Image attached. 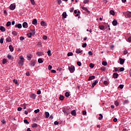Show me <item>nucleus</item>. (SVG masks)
Masks as SVG:
<instances>
[{
  "mask_svg": "<svg viewBox=\"0 0 131 131\" xmlns=\"http://www.w3.org/2000/svg\"><path fill=\"white\" fill-rule=\"evenodd\" d=\"M47 54L49 57H50V56L52 55V53H51V51L50 50L47 52Z\"/></svg>",
  "mask_w": 131,
  "mask_h": 131,
  "instance_id": "obj_32",
  "label": "nucleus"
},
{
  "mask_svg": "<svg viewBox=\"0 0 131 131\" xmlns=\"http://www.w3.org/2000/svg\"><path fill=\"white\" fill-rule=\"evenodd\" d=\"M25 39L24 37L20 36L19 38L20 40H23Z\"/></svg>",
  "mask_w": 131,
  "mask_h": 131,
  "instance_id": "obj_62",
  "label": "nucleus"
},
{
  "mask_svg": "<svg viewBox=\"0 0 131 131\" xmlns=\"http://www.w3.org/2000/svg\"><path fill=\"white\" fill-rule=\"evenodd\" d=\"M35 64H36L35 61H31L30 62V66L32 67H34Z\"/></svg>",
  "mask_w": 131,
  "mask_h": 131,
  "instance_id": "obj_12",
  "label": "nucleus"
},
{
  "mask_svg": "<svg viewBox=\"0 0 131 131\" xmlns=\"http://www.w3.org/2000/svg\"><path fill=\"white\" fill-rule=\"evenodd\" d=\"M24 122L25 123H26L27 124H29V122H28V120H27V119L24 120Z\"/></svg>",
  "mask_w": 131,
  "mask_h": 131,
  "instance_id": "obj_38",
  "label": "nucleus"
},
{
  "mask_svg": "<svg viewBox=\"0 0 131 131\" xmlns=\"http://www.w3.org/2000/svg\"><path fill=\"white\" fill-rule=\"evenodd\" d=\"M40 24L41 26H47V23L43 21H41Z\"/></svg>",
  "mask_w": 131,
  "mask_h": 131,
  "instance_id": "obj_16",
  "label": "nucleus"
},
{
  "mask_svg": "<svg viewBox=\"0 0 131 131\" xmlns=\"http://www.w3.org/2000/svg\"><path fill=\"white\" fill-rule=\"evenodd\" d=\"M6 41H8V42H11V41H12V39L11 38V37H8L6 38Z\"/></svg>",
  "mask_w": 131,
  "mask_h": 131,
  "instance_id": "obj_21",
  "label": "nucleus"
},
{
  "mask_svg": "<svg viewBox=\"0 0 131 131\" xmlns=\"http://www.w3.org/2000/svg\"><path fill=\"white\" fill-rule=\"evenodd\" d=\"M13 82H14V83H15V84H18V81H17V80L13 79Z\"/></svg>",
  "mask_w": 131,
  "mask_h": 131,
  "instance_id": "obj_49",
  "label": "nucleus"
},
{
  "mask_svg": "<svg viewBox=\"0 0 131 131\" xmlns=\"http://www.w3.org/2000/svg\"><path fill=\"white\" fill-rule=\"evenodd\" d=\"M115 105H116V106H117H117H118V105H119V102H118V101H115Z\"/></svg>",
  "mask_w": 131,
  "mask_h": 131,
  "instance_id": "obj_41",
  "label": "nucleus"
},
{
  "mask_svg": "<svg viewBox=\"0 0 131 131\" xmlns=\"http://www.w3.org/2000/svg\"><path fill=\"white\" fill-rule=\"evenodd\" d=\"M0 30H1V31H6V29L3 26H0Z\"/></svg>",
  "mask_w": 131,
  "mask_h": 131,
  "instance_id": "obj_23",
  "label": "nucleus"
},
{
  "mask_svg": "<svg viewBox=\"0 0 131 131\" xmlns=\"http://www.w3.org/2000/svg\"><path fill=\"white\" fill-rule=\"evenodd\" d=\"M38 62L39 63H43V60H42V59L41 58H39L38 59Z\"/></svg>",
  "mask_w": 131,
  "mask_h": 131,
  "instance_id": "obj_27",
  "label": "nucleus"
},
{
  "mask_svg": "<svg viewBox=\"0 0 131 131\" xmlns=\"http://www.w3.org/2000/svg\"><path fill=\"white\" fill-rule=\"evenodd\" d=\"M32 127H33V128L37 127V124H36V123L32 124Z\"/></svg>",
  "mask_w": 131,
  "mask_h": 131,
  "instance_id": "obj_31",
  "label": "nucleus"
},
{
  "mask_svg": "<svg viewBox=\"0 0 131 131\" xmlns=\"http://www.w3.org/2000/svg\"><path fill=\"white\" fill-rule=\"evenodd\" d=\"M102 64L103 65V66H107V62L105 61H103Z\"/></svg>",
  "mask_w": 131,
  "mask_h": 131,
  "instance_id": "obj_35",
  "label": "nucleus"
},
{
  "mask_svg": "<svg viewBox=\"0 0 131 131\" xmlns=\"http://www.w3.org/2000/svg\"><path fill=\"white\" fill-rule=\"evenodd\" d=\"M86 46H87L86 43H84L82 45V48H85L86 47Z\"/></svg>",
  "mask_w": 131,
  "mask_h": 131,
  "instance_id": "obj_55",
  "label": "nucleus"
},
{
  "mask_svg": "<svg viewBox=\"0 0 131 131\" xmlns=\"http://www.w3.org/2000/svg\"><path fill=\"white\" fill-rule=\"evenodd\" d=\"M9 48V50H10V52L14 51V48H13V46H12V45H10Z\"/></svg>",
  "mask_w": 131,
  "mask_h": 131,
  "instance_id": "obj_19",
  "label": "nucleus"
},
{
  "mask_svg": "<svg viewBox=\"0 0 131 131\" xmlns=\"http://www.w3.org/2000/svg\"><path fill=\"white\" fill-rule=\"evenodd\" d=\"M19 59H20V60H24V57H23L22 56H20L19 57Z\"/></svg>",
  "mask_w": 131,
  "mask_h": 131,
  "instance_id": "obj_59",
  "label": "nucleus"
},
{
  "mask_svg": "<svg viewBox=\"0 0 131 131\" xmlns=\"http://www.w3.org/2000/svg\"><path fill=\"white\" fill-rule=\"evenodd\" d=\"M71 115L74 116H76V111L75 110H73L71 112Z\"/></svg>",
  "mask_w": 131,
  "mask_h": 131,
  "instance_id": "obj_13",
  "label": "nucleus"
},
{
  "mask_svg": "<svg viewBox=\"0 0 131 131\" xmlns=\"http://www.w3.org/2000/svg\"><path fill=\"white\" fill-rule=\"evenodd\" d=\"M62 17L64 18H67V13L66 12H63L62 13Z\"/></svg>",
  "mask_w": 131,
  "mask_h": 131,
  "instance_id": "obj_25",
  "label": "nucleus"
},
{
  "mask_svg": "<svg viewBox=\"0 0 131 131\" xmlns=\"http://www.w3.org/2000/svg\"><path fill=\"white\" fill-rule=\"evenodd\" d=\"M62 112L64 113L65 115H69V114H70V112H71V108L69 106L63 107L62 108Z\"/></svg>",
  "mask_w": 131,
  "mask_h": 131,
  "instance_id": "obj_1",
  "label": "nucleus"
},
{
  "mask_svg": "<svg viewBox=\"0 0 131 131\" xmlns=\"http://www.w3.org/2000/svg\"><path fill=\"white\" fill-rule=\"evenodd\" d=\"M81 8L82 10H83L84 11H85L86 12L90 13V11H89V10L88 9V8L86 7L81 6Z\"/></svg>",
  "mask_w": 131,
  "mask_h": 131,
  "instance_id": "obj_10",
  "label": "nucleus"
},
{
  "mask_svg": "<svg viewBox=\"0 0 131 131\" xmlns=\"http://www.w3.org/2000/svg\"><path fill=\"white\" fill-rule=\"evenodd\" d=\"M39 112V109H37L34 111V113L36 114V113H38Z\"/></svg>",
  "mask_w": 131,
  "mask_h": 131,
  "instance_id": "obj_45",
  "label": "nucleus"
},
{
  "mask_svg": "<svg viewBox=\"0 0 131 131\" xmlns=\"http://www.w3.org/2000/svg\"><path fill=\"white\" fill-rule=\"evenodd\" d=\"M77 64L78 66H81V62H80V61H78L77 62Z\"/></svg>",
  "mask_w": 131,
  "mask_h": 131,
  "instance_id": "obj_53",
  "label": "nucleus"
},
{
  "mask_svg": "<svg viewBox=\"0 0 131 131\" xmlns=\"http://www.w3.org/2000/svg\"><path fill=\"white\" fill-rule=\"evenodd\" d=\"M27 76H30V73H29V72H27L26 73Z\"/></svg>",
  "mask_w": 131,
  "mask_h": 131,
  "instance_id": "obj_63",
  "label": "nucleus"
},
{
  "mask_svg": "<svg viewBox=\"0 0 131 131\" xmlns=\"http://www.w3.org/2000/svg\"><path fill=\"white\" fill-rule=\"evenodd\" d=\"M99 29H100L101 30H103V29H105V26L101 25V26H99Z\"/></svg>",
  "mask_w": 131,
  "mask_h": 131,
  "instance_id": "obj_24",
  "label": "nucleus"
},
{
  "mask_svg": "<svg viewBox=\"0 0 131 131\" xmlns=\"http://www.w3.org/2000/svg\"><path fill=\"white\" fill-rule=\"evenodd\" d=\"M128 52L127 50H126V49H125L124 51V55H126V54H127Z\"/></svg>",
  "mask_w": 131,
  "mask_h": 131,
  "instance_id": "obj_60",
  "label": "nucleus"
},
{
  "mask_svg": "<svg viewBox=\"0 0 131 131\" xmlns=\"http://www.w3.org/2000/svg\"><path fill=\"white\" fill-rule=\"evenodd\" d=\"M89 2H90V0H84L83 3L84 4H88V3H89Z\"/></svg>",
  "mask_w": 131,
  "mask_h": 131,
  "instance_id": "obj_46",
  "label": "nucleus"
},
{
  "mask_svg": "<svg viewBox=\"0 0 131 131\" xmlns=\"http://www.w3.org/2000/svg\"><path fill=\"white\" fill-rule=\"evenodd\" d=\"M54 124L55 125H58V124H59V122L56 121L54 122Z\"/></svg>",
  "mask_w": 131,
  "mask_h": 131,
  "instance_id": "obj_58",
  "label": "nucleus"
},
{
  "mask_svg": "<svg viewBox=\"0 0 131 131\" xmlns=\"http://www.w3.org/2000/svg\"><path fill=\"white\" fill-rule=\"evenodd\" d=\"M124 16L126 17V18H131V12L127 11L125 12Z\"/></svg>",
  "mask_w": 131,
  "mask_h": 131,
  "instance_id": "obj_3",
  "label": "nucleus"
},
{
  "mask_svg": "<svg viewBox=\"0 0 131 131\" xmlns=\"http://www.w3.org/2000/svg\"><path fill=\"white\" fill-rule=\"evenodd\" d=\"M12 34L13 35H17V32H16V31H13L12 32Z\"/></svg>",
  "mask_w": 131,
  "mask_h": 131,
  "instance_id": "obj_52",
  "label": "nucleus"
},
{
  "mask_svg": "<svg viewBox=\"0 0 131 131\" xmlns=\"http://www.w3.org/2000/svg\"><path fill=\"white\" fill-rule=\"evenodd\" d=\"M45 116L46 118H49V117H50V113H49L48 112H46L45 113Z\"/></svg>",
  "mask_w": 131,
  "mask_h": 131,
  "instance_id": "obj_20",
  "label": "nucleus"
},
{
  "mask_svg": "<svg viewBox=\"0 0 131 131\" xmlns=\"http://www.w3.org/2000/svg\"><path fill=\"white\" fill-rule=\"evenodd\" d=\"M31 35H35V31H32V32L31 33H30Z\"/></svg>",
  "mask_w": 131,
  "mask_h": 131,
  "instance_id": "obj_40",
  "label": "nucleus"
},
{
  "mask_svg": "<svg viewBox=\"0 0 131 131\" xmlns=\"http://www.w3.org/2000/svg\"><path fill=\"white\" fill-rule=\"evenodd\" d=\"M123 86H124V85L123 84H120L119 86V89H121V90H122V89H123Z\"/></svg>",
  "mask_w": 131,
  "mask_h": 131,
  "instance_id": "obj_39",
  "label": "nucleus"
},
{
  "mask_svg": "<svg viewBox=\"0 0 131 131\" xmlns=\"http://www.w3.org/2000/svg\"><path fill=\"white\" fill-rule=\"evenodd\" d=\"M18 63L20 66H23L24 65V60H18Z\"/></svg>",
  "mask_w": 131,
  "mask_h": 131,
  "instance_id": "obj_5",
  "label": "nucleus"
},
{
  "mask_svg": "<svg viewBox=\"0 0 131 131\" xmlns=\"http://www.w3.org/2000/svg\"><path fill=\"white\" fill-rule=\"evenodd\" d=\"M95 76H91L89 77V78L88 79V80H92V79H95Z\"/></svg>",
  "mask_w": 131,
  "mask_h": 131,
  "instance_id": "obj_22",
  "label": "nucleus"
},
{
  "mask_svg": "<svg viewBox=\"0 0 131 131\" xmlns=\"http://www.w3.org/2000/svg\"><path fill=\"white\" fill-rule=\"evenodd\" d=\"M97 83H98V80H95V81L92 84V88H95V86L96 85Z\"/></svg>",
  "mask_w": 131,
  "mask_h": 131,
  "instance_id": "obj_18",
  "label": "nucleus"
},
{
  "mask_svg": "<svg viewBox=\"0 0 131 131\" xmlns=\"http://www.w3.org/2000/svg\"><path fill=\"white\" fill-rule=\"evenodd\" d=\"M73 53L72 52H69L68 53V57H70V56H73Z\"/></svg>",
  "mask_w": 131,
  "mask_h": 131,
  "instance_id": "obj_36",
  "label": "nucleus"
},
{
  "mask_svg": "<svg viewBox=\"0 0 131 131\" xmlns=\"http://www.w3.org/2000/svg\"><path fill=\"white\" fill-rule=\"evenodd\" d=\"M41 93V91H40V90H38L37 91V95H40Z\"/></svg>",
  "mask_w": 131,
  "mask_h": 131,
  "instance_id": "obj_56",
  "label": "nucleus"
},
{
  "mask_svg": "<svg viewBox=\"0 0 131 131\" xmlns=\"http://www.w3.org/2000/svg\"><path fill=\"white\" fill-rule=\"evenodd\" d=\"M69 70L71 73H73L75 71V68L73 66H69Z\"/></svg>",
  "mask_w": 131,
  "mask_h": 131,
  "instance_id": "obj_2",
  "label": "nucleus"
},
{
  "mask_svg": "<svg viewBox=\"0 0 131 131\" xmlns=\"http://www.w3.org/2000/svg\"><path fill=\"white\" fill-rule=\"evenodd\" d=\"M32 24L33 25H36V24H37V20H36V19H34L32 21Z\"/></svg>",
  "mask_w": 131,
  "mask_h": 131,
  "instance_id": "obj_15",
  "label": "nucleus"
},
{
  "mask_svg": "<svg viewBox=\"0 0 131 131\" xmlns=\"http://www.w3.org/2000/svg\"><path fill=\"white\" fill-rule=\"evenodd\" d=\"M112 24L114 26H116V25H117V20L116 19H114Z\"/></svg>",
  "mask_w": 131,
  "mask_h": 131,
  "instance_id": "obj_11",
  "label": "nucleus"
},
{
  "mask_svg": "<svg viewBox=\"0 0 131 131\" xmlns=\"http://www.w3.org/2000/svg\"><path fill=\"white\" fill-rule=\"evenodd\" d=\"M7 58L9 59V60H13V59H14V57H13V56H12V55L8 54L7 56Z\"/></svg>",
  "mask_w": 131,
  "mask_h": 131,
  "instance_id": "obj_14",
  "label": "nucleus"
},
{
  "mask_svg": "<svg viewBox=\"0 0 131 131\" xmlns=\"http://www.w3.org/2000/svg\"><path fill=\"white\" fill-rule=\"evenodd\" d=\"M119 61H120V64H121V65H123V64H124V59L120 58Z\"/></svg>",
  "mask_w": 131,
  "mask_h": 131,
  "instance_id": "obj_9",
  "label": "nucleus"
},
{
  "mask_svg": "<svg viewBox=\"0 0 131 131\" xmlns=\"http://www.w3.org/2000/svg\"><path fill=\"white\" fill-rule=\"evenodd\" d=\"M110 13L111 15H112L113 16H114V15H115V12L113 10H111Z\"/></svg>",
  "mask_w": 131,
  "mask_h": 131,
  "instance_id": "obj_29",
  "label": "nucleus"
},
{
  "mask_svg": "<svg viewBox=\"0 0 131 131\" xmlns=\"http://www.w3.org/2000/svg\"><path fill=\"white\" fill-rule=\"evenodd\" d=\"M30 2L32 5H35V2H34V0H30Z\"/></svg>",
  "mask_w": 131,
  "mask_h": 131,
  "instance_id": "obj_43",
  "label": "nucleus"
},
{
  "mask_svg": "<svg viewBox=\"0 0 131 131\" xmlns=\"http://www.w3.org/2000/svg\"><path fill=\"white\" fill-rule=\"evenodd\" d=\"M69 96H70V94H69V92H66L65 94V96L67 98H68V97H69Z\"/></svg>",
  "mask_w": 131,
  "mask_h": 131,
  "instance_id": "obj_33",
  "label": "nucleus"
},
{
  "mask_svg": "<svg viewBox=\"0 0 131 131\" xmlns=\"http://www.w3.org/2000/svg\"><path fill=\"white\" fill-rule=\"evenodd\" d=\"M36 54H37V55H38V56H41L42 53H41V52H37Z\"/></svg>",
  "mask_w": 131,
  "mask_h": 131,
  "instance_id": "obj_51",
  "label": "nucleus"
},
{
  "mask_svg": "<svg viewBox=\"0 0 131 131\" xmlns=\"http://www.w3.org/2000/svg\"><path fill=\"white\" fill-rule=\"evenodd\" d=\"M28 24H27V23L26 22H24L23 24V27L24 28H27V27H28Z\"/></svg>",
  "mask_w": 131,
  "mask_h": 131,
  "instance_id": "obj_8",
  "label": "nucleus"
},
{
  "mask_svg": "<svg viewBox=\"0 0 131 131\" xmlns=\"http://www.w3.org/2000/svg\"><path fill=\"white\" fill-rule=\"evenodd\" d=\"M118 76H119V75H118L117 73H114L113 74V78H118Z\"/></svg>",
  "mask_w": 131,
  "mask_h": 131,
  "instance_id": "obj_6",
  "label": "nucleus"
},
{
  "mask_svg": "<svg viewBox=\"0 0 131 131\" xmlns=\"http://www.w3.org/2000/svg\"><path fill=\"white\" fill-rule=\"evenodd\" d=\"M103 83H104V84H105V85H108V82H107V81H104L103 82Z\"/></svg>",
  "mask_w": 131,
  "mask_h": 131,
  "instance_id": "obj_61",
  "label": "nucleus"
},
{
  "mask_svg": "<svg viewBox=\"0 0 131 131\" xmlns=\"http://www.w3.org/2000/svg\"><path fill=\"white\" fill-rule=\"evenodd\" d=\"M15 27L16 28H18L19 29H20V28H22V25H21L20 24L15 25Z\"/></svg>",
  "mask_w": 131,
  "mask_h": 131,
  "instance_id": "obj_7",
  "label": "nucleus"
},
{
  "mask_svg": "<svg viewBox=\"0 0 131 131\" xmlns=\"http://www.w3.org/2000/svg\"><path fill=\"white\" fill-rule=\"evenodd\" d=\"M0 43H4V39L3 38H1L0 39Z\"/></svg>",
  "mask_w": 131,
  "mask_h": 131,
  "instance_id": "obj_44",
  "label": "nucleus"
},
{
  "mask_svg": "<svg viewBox=\"0 0 131 131\" xmlns=\"http://www.w3.org/2000/svg\"><path fill=\"white\" fill-rule=\"evenodd\" d=\"M89 66L91 68H94V67H95V64L94 63H90Z\"/></svg>",
  "mask_w": 131,
  "mask_h": 131,
  "instance_id": "obj_34",
  "label": "nucleus"
},
{
  "mask_svg": "<svg viewBox=\"0 0 131 131\" xmlns=\"http://www.w3.org/2000/svg\"><path fill=\"white\" fill-rule=\"evenodd\" d=\"M119 71L121 72H122V71H124V68H121L119 70Z\"/></svg>",
  "mask_w": 131,
  "mask_h": 131,
  "instance_id": "obj_47",
  "label": "nucleus"
},
{
  "mask_svg": "<svg viewBox=\"0 0 131 131\" xmlns=\"http://www.w3.org/2000/svg\"><path fill=\"white\" fill-rule=\"evenodd\" d=\"M127 41H128V42H131V36L128 38Z\"/></svg>",
  "mask_w": 131,
  "mask_h": 131,
  "instance_id": "obj_50",
  "label": "nucleus"
},
{
  "mask_svg": "<svg viewBox=\"0 0 131 131\" xmlns=\"http://www.w3.org/2000/svg\"><path fill=\"white\" fill-rule=\"evenodd\" d=\"M11 25V21H8L6 24V26L9 27Z\"/></svg>",
  "mask_w": 131,
  "mask_h": 131,
  "instance_id": "obj_37",
  "label": "nucleus"
},
{
  "mask_svg": "<svg viewBox=\"0 0 131 131\" xmlns=\"http://www.w3.org/2000/svg\"><path fill=\"white\" fill-rule=\"evenodd\" d=\"M9 8L10 10H15V8H16V6L14 4H11Z\"/></svg>",
  "mask_w": 131,
  "mask_h": 131,
  "instance_id": "obj_4",
  "label": "nucleus"
},
{
  "mask_svg": "<svg viewBox=\"0 0 131 131\" xmlns=\"http://www.w3.org/2000/svg\"><path fill=\"white\" fill-rule=\"evenodd\" d=\"M27 36H28V37H29V38H30L31 36H32L31 33L27 34Z\"/></svg>",
  "mask_w": 131,
  "mask_h": 131,
  "instance_id": "obj_57",
  "label": "nucleus"
},
{
  "mask_svg": "<svg viewBox=\"0 0 131 131\" xmlns=\"http://www.w3.org/2000/svg\"><path fill=\"white\" fill-rule=\"evenodd\" d=\"M99 117L98 118L99 120H102V119L103 118V115L101 114H99Z\"/></svg>",
  "mask_w": 131,
  "mask_h": 131,
  "instance_id": "obj_28",
  "label": "nucleus"
},
{
  "mask_svg": "<svg viewBox=\"0 0 131 131\" xmlns=\"http://www.w3.org/2000/svg\"><path fill=\"white\" fill-rule=\"evenodd\" d=\"M42 38L43 39H45V40L48 39V37L47 36L44 35L43 36Z\"/></svg>",
  "mask_w": 131,
  "mask_h": 131,
  "instance_id": "obj_54",
  "label": "nucleus"
},
{
  "mask_svg": "<svg viewBox=\"0 0 131 131\" xmlns=\"http://www.w3.org/2000/svg\"><path fill=\"white\" fill-rule=\"evenodd\" d=\"M82 52V51L79 50V49H77L76 51V54H80V53H81Z\"/></svg>",
  "mask_w": 131,
  "mask_h": 131,
  "instance_id": "obj_26",
  "label": "nucleus"
},
{
  "mask_svg": "<svg viewBox=\"0 0 131 131\" xmlns=\"http://www.w3.org/2000/svg\"><path fill=\"white\" fill-rule=\"evenodd\" d=\"M23 105L24 106V109H26V106H27V104H26V103H24Z\"/></svg>",
  "mask_w": 131,
  "mask_h": 131,
  "instance_id": "obj_48",
  "label": "nucleus"
},
{
  "mask_svg": "<svg viewBox=\"0 0 131 131\" xmlns=\"http://www.w3.org/2000/svg\"><path fill=\"white\" fill-rule=\"evenodd\" d=\"M59 100H60V101H63V100H64V96L63 95H60L59 96Z\"/></svg>",
  "mask_w": 131,
  "mask_h": 131,
  "instance_id": "obj_30",
  "label": "nucleus"
},
{
  "mask_svg": "<svg viewBox=\"0 0 131 131\" xmlns=\"http://www.w3.org/2000/svg\"><path fill=\"white\" fill-rule=\"evenodd\" d=\"M31 98H32L33 100L35 99L36 98V95L34 94H32L30 96Z\"/></svg>",
  "mask_w": 131,
  "mask_h": 131,
  "instance_id": "obj_17",
  "label": "nucleus"
},
{
  "mask_svg": "<svg viewBox=\"0 0 131 131\" xmlns=\"http://www.w3.org/2000/svg\"><path fill=\"white\" fill-rule=\"evenodd\" d=\"M6 63H7V59H3V64H6Z\"/></svg>",
  "mask_w": 131,
  "mask_h": 131,
  "instance_id": "obj_42",
  "label": "nucleus"
},
{
  "mask_svg": "<svg viewBox=\"0 0 131 131\" xmlns=\"http://www.w3.org/2000/svg\"><path fill=\"white\" fill-rule=\"evenodd\" d=\"M52 66L49 65V67H48L49 70H51L52 69Z\"/></svg>",
  "mask_w": 131,
  "mask_h": 131,
  "instance_id": "obj_64",
  "label": "nucleus"
}]
</instances>
